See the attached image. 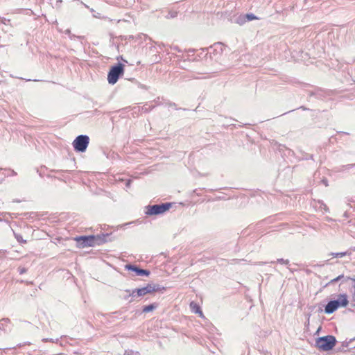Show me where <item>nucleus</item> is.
I'll return each instance as SVG.
<instances>
[{
  "label": "nucleus",
  "instance_id": "6e6552de",
  "mask_svg": "<svg viewBox=\"0 0 355 355\" xmlns=\"http://www.w3.org/2000/svg\"><path fill=\"white\" fill-rule=\"evenodd\" d=\"M125 268L129 270L135 272L137 273V275L139 276H142V275L148 276L150 274V272L148 270L140 269V268H137V266H132V265H126Z\"/></svg>",
  "mask_w": 355,
  "mask_h": 355
},
{
  "label": "nucleus",
  "instance_id": "39448f33",
  "mask_svg": "<svg viewBox=\"0 0 355 355\" xmlns=\"http://www.w3.org/2000/svg\"><path fill=\"white\" fill-rule=\"evenodd\" d=\"M89 138L86 135H80L73 141V146L76 151L85 152L89 145Z\"/></svg>",
  "mask_w": 355,
  "mask_h": 355
},
{
  "label": "nucleus",
  "instance_id": "ddd939ff",
  "mask_svg": "<svg viewBox=\"0 0 355 355\" xmlns=\"http://www.w3.org/2000/svg\"><path fill=\"white\" fill-rule=\"evenodd\" d=\"M278 261L283 264H287L288 263V260H284L283 259H279Z\"/></svg>",
  "mask_w": 355,
  "mask_h": 355
},
{
  "label": "nucleus",
  "instance_id": "f8f14e48",
  "mask_svg": "<svg viewBox=\"0 0 355 355\" xmlns=\"http://www.w3.org/2000/svg\"><path fill=\"white\" fill-rule=\"evenodd\" d=\"M247 18L249 19V20H252V19H257L255 16H254L253 15H247Z\"/></svg>",
  "mask_w": 355,
  "mask_h": 355
},
{
  "label": "nucleus",
  "instance_id": "423d86ee",
  "mask_svg": "<svg viewBox=\"0 0 355 355\" xmlns=\"http://www.w3.org/2000/svg\"><path fill=\"white\" fill-rule=\"evenodd\" d=\"M164 290H165V288L164 287L161 288L159 285L148 284L145 287L133 291L132 295H134L135 293H137V296L140 297L156 291H162Z\"/></svg>",
  "mask_w": 355,
  "mask_h": 355
},
{
  "label": "nucleus",
  "instance_id": "1a4fd4ad",
  "mask_svg": "<svg viewBox=\"0 0 355 355\" xmlns=\"http://www.w3.org/2000/svg\"><path fill=\"white\" fill-rule=\"evenodd\" d=\"M190 308L193 312L195 313H198L200 317L203 318V313L200 307V306L195 302H191L189 304Z\"/></svg>",
  "mask_w": 355,
  "mask_h": 355
},
{
  "label": "nucleus",
  "instance_id": "7ed1b4c3",
  "mask_svg": "<svg viewBox=\"0 0 355 355\" xmlns=\"http://www.w3.org/2000/svg\"><path fill=\"white\" fill-rule=\"evenodd\" d=\"M124 68L122 64H119L116 66H114L110 70L107 75V80L110 84H115L119 77L123 74Z\"/></svg>",
  "mask_w": 355,
  "mask_h": 355
},
{
  "label": "nucleus",
  "instance_id": "0eeeda50",
  "mask_svg": "<svg viewBox=\"0 0 355 355\" xmlns=\"http://www.w3.org/2000/svg\"><path fill=\"white\" fill-rule=\"evenodd\" d=\"M171 207L170 204H162L155 205L152 206H148L146 207V214L147 215H157L161 214L169 209Z\"/></svg>",
  "mask_w": 355,
  "mask_h": 355
},
{
  "label": "nucleus",
  "instance_id": "9d476101",
  "mask_svg": "<svg viewBox=\"0 0 355 355\" xmlns=\"http://www.w3.org/2000/svg\"><path fill=\"white\" fill-rule=\"evenodd\" d=\"M156 308V306L155 304H149L148 306H145L143 308V312L144 313H148L150 311H153Z\"/></svg>",
  "mask_w": 355,
  "mask_h": 355
},
{
  "label": "nucleus",
  "instance_id": "4468645a",
  "mask_svg": "<svg viewBox=\"0 0 355 355\" xmlns=\"http://www.w3.org/2000/svg\"><path fill=\"white\" fill-rule=\"evenodd\" d=\"M345 254H346V253H345V252L337 253V254H336V257H344Z\"/></svg>",
  "mask_w": 355,
  "mask_h": 355
},
{
  "label": "nucleus",
  "instance_id": "20e7f679",
  "mask_svg": "<svg viewBox=\"0 0 355 355\" xmlns=\"http://www.w3.org/2000/svg\"><path fill=\"white\" fill-rule=\"evenodd\" d=\"M78 243L79 248L94 246L96 243V237L94 235L76 236L73 239Z\"/></svg>",
  "mask_w": 355,
  "mask_h": 355
},
{
  "label": "nucleus",
  "instance_id": "9b49d317",
  "mask_svg": "<svg viewBox=\"0 0 355 355\" xmlns=\"http://www.w3.org/2000/svg\"><path fill=\"white\" fill-rule=\"evenodd\" d=\"M343 277V275H339V276H338L337 277H336V278H334V279H331V280L328 283V284H334V283H335L336 282H337V281H338V280L341 279Z\"/></svg>",
  "mask_w": 355,
  "mask_h": 355
},
{
  "label": "nucleus",
  "instance_id": "f03ea898",
  "mask_svg": "<svg viewBox=\"0 0 355 355\" xmlns=\"http://www.w3.org/2000/svg\"><path fill=\"white\" fill-rule=\"evenodd\" d=\"M336 343V340L333 336H326L318 338L315 341L318 349L322 351H329L332 349Z\"/></svg>",
  "mask_w": 355,
  "mask_h": 355
},
{
  "label": "nucleus",
  "instance_id": "f257e3e1",
  "mask_svg": "<svg viewBox=\"0 0 355 355\" xmlns=\"http://www.w3.org/2000/svg\"><path fill=\"white\" fill-rule=\"evenodd\" d=\"M349 304L347 295L346 294H340L338 295L337 300H332L328 302L324 308L326 313H332L340 306L346 307Z\"/></svg>",
  "mask_w": 355,
  "mask_h": 355
}]
</instances>
